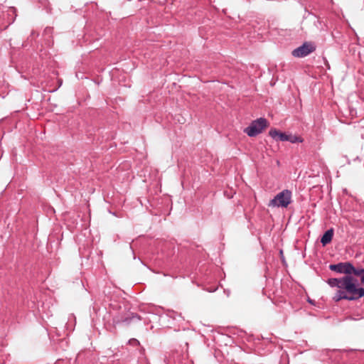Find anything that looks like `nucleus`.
<instances>
[{
  "label": "nucleus",
  "instance_id": "nucleus-1",
  "mask_svg": "<svg viewBox=\"0 0 364 364\" xmlns=\"http://www.w3.org/2000/svg\"><path fill=\"white\" fill-rule=\"evenodd\" d=\"M329 269L345 274L340 278H330L327 280V284L331 287L338 288L333 296L335 302L341 300L354 301L364 296V287H360L358 279L353 277L355 267L352 263L346 262L330 264Z\"/></svg>",
  "mask_w": 364,
  "mask_h": 364
},
{
  "label": "nucleus",
  "instance_id": "nucleus-2",
  "mask_svg": "<svg viewBox=\"0 0 364 364\" xmlns=\"http://www.w3.org/2000/svg\"><path fill=\"white\" fill-rule=\"evenodd\" d=\"M291 192L288 189H284L277 193L272 199L268 205L269 207L287 208L291 203Z\"/></svg>",
  "mask_w": 364,
  "mask_h": 364
},
{
  "label": "nucleus",
  "instance_id": "nucleus-3",
  "mask_svg": "<svg viewBox=\"0 0 364 364\" xmlns=\"http://www.w3.org/2000/svg\"><path fill=\"white\" fill-rule=\"evenodd\" d=\"M268 126V122L265 118L260 117L253 120L250 124L244 129V132L249 136H256Z\"/></svg>",
  "mask_w": 364,
  "mask_h": 364
},
{
  "label": "nucleus",
  "instance_id": "nucleus-4",
  "mask_svg": "<svg viewBox=\"0 0 364 364\" xmlns=\"http://www.w3.org/2000/svg\"><path fill=\"white\" fill-rule=\"evenodd\" d=\"M269 134L276 141H289L291 143L301 141L298 136H293L291 134H287L286 133L281 132L276 129H271L269 132Z\"/></svg>",
  "mask_w": 364,
  "mask_h": 364
},
{
  "label": "nucleus",
  "instance_id": "nucleus-5",
  "mask_svg": "<svg viewBox=\"0 0 364 364\" xmlns=\"http://www.w3.org/2000/svg\"><path fill=\"white\" fill-rule=\"evenodd\" d=\"M316 50V46L310 42H305L301 46L292 51V55L296 58H304Z\"/></svg>",
  "mask_w": 364,
  "mask_h": 364
},
{
  "label": "nucleus",
  "instance_id": "nucleus-6",
  "mask_svg": "<svg viewBox=\"0 0 364 364\" xmlns=\"http://www.w3.org/2000/svg\"><path fill=\"white\" fill-rule=\"evenodd\" d=\"M333 234L334 230L332 228L324 232V234L322 235L321 238V243L323 247H325L332 241Z\"/></svg>",
  "mask_w": 364,
  "mask_h": 364
},
{
  "label": "nucleus",
  "instance_id": "nucleus-7",
  "mask_svg": "<svg viewBox=\"0 0 364 364\" xmlns=\"http://www.w3.org/2000/svg\"><path fill=\"white\" fill-rule=\"evenodd\" d=\"M183 359V355L181 353L174 352L167 358V364H182Z\"/></svg>",
  "mask_w": 364,
  "mask_h": 364
},
{
  "label": "nucleus",
  "instance_id": "nucleus-8",
  "mask_svg": "<svg viewBox=\"0 0 364 364\" xmlns=\"http://www.w3.org/2000/svg\"><path fill=\"white\" fill-rule=\"evenodd\" d=\"M129 311H126L124 309L123 311H120L119 314H116L113 316L112 321L114 325H119L124 322V320H125L126 317L127 316V314Z\"/></svg>",
  "mask_w": 364,
  "mask_h": 364
},
{
  "label": "nucleus",
  "instance_id": "nucleus-9",
  "mask_svg": "<svg viewBox=\"0 0 364 364\" xmlns=\"http://www.w3.org/2000/svg\"><path fill=\"white\" fill-rule=\"evenodd\" d=\"M140 320H141V317L139 314L130 311L127 314V316L126 317L125 320H124V322L122 323L129 325L133 321Z\"/></svg>",
  "mask_w": 364,
  "mask_h": 364
},
{
  "label": "nucleus",
  "instance_id": "nucleus-10",
  "mask_svg": "<svg viewBox=\"0 0 364 364\" xmlns=\"http://www.w3.org/2000/svg\"><path fill=\"white\" fill-rule=\"evenodd\" d=\"M353 277H360V284L364 285V268L355 267L353 272Z\"/></svg>",
  "mask_w": 364,
  "mask_h": 364
},
{
  "label": "nucleus",
  "instance_id": "nucleus-11",
  "mask_svg": "<svg viewBox=\"0 0 364 364\" xmlns=\"http://www.w3.org/2000/svg\"><path fill=\"white\" fill-rule=\"evenodd\" d=\"M129 343L133 346H139V341L136 338H132L129 341Z\"/></svg>",
  "mask_w": 364,
  "mask_h": 364
}]
</instances>
